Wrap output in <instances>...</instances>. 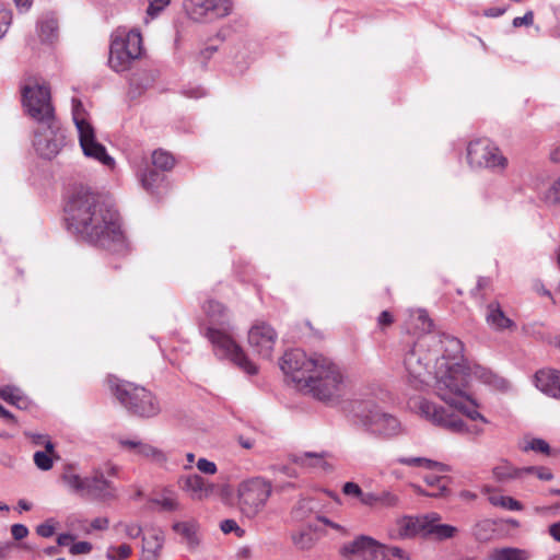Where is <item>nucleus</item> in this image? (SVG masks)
Listing matches in <instances>:
<instances>
[{
	"instance_id": "14",
	"label": "nucleus",
	"mask_w": 560,
	"mask_h": 560,
	"mask_svg": "<svg viewBox=\"0 0 560 560\" xmlns=\"http://www.w3.org/2000/svg\"><path fill=\"white\" fill-rule=\"evenodd\" d=\"M187 18L199 24H213L230 16L234 10L233 0H185Z\"/></svg>"
},
{
	"instance_id": "33",
	"label": "nucleus",
	"mask_w": 560,
	"mask_h": 560,
	"mask_svg": "<svg viewBox=\"0 0 560 560\" xmlns=\"http://www.w3.org/2000/svg\"><path fill=\"white\" fill-rule=\"evenodd\" d=\"M173 529L175 533L182 536L183 540L188 545L189 548H194L198 545L195 523L177 522L173 525Z\"/></svg>"
},
{
	"instance_id": "44",
	"label": "nucleus",
	"mask_w": 560,
	"mask_h": 560,
	"mask_svg": "<svg viewBox=\"0 0 560 560\" xmlns=\"http://www.w3.org/2000/svg\"><path fill=\"white\" fill-rule=\"evenodd\" d=\"M491 532H493L492 524L488 520L477 523L474 528V535L478 540H487Z\"/></svg>"
},
{
	"instance_id": "56",
	"label": "nucleus",
	"mask_w": 560,
	"mask_h": 560,
	"mask_svg": "<svg viewBox=\"0 0 560 560\" xmlns=\"http://www.w3.org/2000/svg\"><path fill=\"white\" fill-rule=\"evenodd\" d=\"M534 23V13L533 11H527L523 16H516L513 20V26H529Z\"/></svg>"
},
{
	"instance_id": "55",
	"label": "nucleus",
	"mask_w": 560,
	"mask_h": 560,
	"mask_svg": "<svg viewBox=\"0 0 560 560\" xmlns=\"http://www.w3.org/2000/svg\"><path fill=\"white\" fill-rule=\"evenodd\" d=\"M360 502L370 508H378L377 491L362 492Z\"/></svg>"
},
{
	"instance_id": "50",
	"label": "nucleus",
	"mask_w": 560,
	"mask_h": 560,
	"mask_svg": "<svg viewBox=\"0 0 560 560\" xmlns=\"http://www.w3.org/2000/svg\"><path fill=\"white\" fill-rule=\"evenodd\" d=\"M162 510L173 512L179 509V503L174 497H162L155 501Z\"/></svg>"
},
{
	"instance_id": "52",
	"label": "nucleus",
	"mask_w": 560,
	"mask_h": 560,
	"mask_svg": "<svg viewBox=\"0 0 560 560\" xmlns=\"http://www.w3.org/2000/svg\"><path fill=\"white\" fill-rule=\"evenodd\" d=\"M342 492L346 495L354 497L360 500L363 491L358 483L353 481H348L342 486Z\"/></svg>"
},
{
	"instance_id": "35",
	"label": "nucleus",
	"mask_w": 560,
	"mask_h": 560,
	"mask_svg": "<svg viewBox=\"0 0 560 560\" xmlns=\"http://www.w3.org/2000/svg\"><path fill=\"white\" fill-rule=\"evenodd\" d=\"M378 508L382 509H398L401 505L399 494L392 488H386L377 491Z\"/></svg>"
},
{
	"instance_id": "51",
	"label": "nucleus",
	"mask_w": 560,
	"mask_h": 560,
	"mask_svg": "<svg viewBox=\"0 0 560 560\" xmlns=\"http://www.w3.org/2000/svg\"><path fill=\"white\" fill-rule=\"evenodd\" d=\"M197 468L199 471L206 475H214L218 470L215 463L203 457L198 459Z\"/></svg>"
},
{
	"instance_id": "12",
	"label": "nucleus",
	"mask_w": 560,
	"mask_h": 560,
	"mask_svg": "<svg viewBox=\"0 0 560 560\" xmlns=\"http://www.w3.org/2000/svg\"><path fill=\"white\" fill-rule=\"evenodd\" d=\"M272 493V482L261 476L246 478L236 487L237 506L248 518L257 516Z\"/></svg>"
},
{
	"instance_id": "41",
	"label": "nucleus",
	"mask_w": 560,
	"mask_h": 560,
	"mask_svg": "<svg viewBox=\"0 0 560 560\" xmlns=\"http://www.w3.org/2000/svg\"><path fill=\"white\" fill-rule=\"evenodd\" d=\"M544 199L547 203H560V176L545 191Z\"/></svg>"
},
{
	"instance_id": "11",
	"label": "nucleus",
	"mask_w": 560,
	"mask_h": 560,
	"mask_svg": "<svg viewBox=\"0 0 560 560\" xmlns=\"http://www.w3.org/2000/svg\"><path fill=\"white\" fill-rule=\"evenodd\" d=\"M340 553L342 560H392L397 558L408 560L406 550L396 546H385L374 538L365 535L358 536L352 541L345 544Z\"/></svg>"
},
{
	"instance_id": "39",
	"label": "nucleus",
	"mask_w": 560,
	"mask_h": 560,
	"mask_svg": "<svg viewBox=\"0 0 560 560\" xmlns=\"http://www.w3.org/2000/svg\"><path fill=\"white\" fill-rule=\"evenodd\" d=\"M413 319L416 320V328L421 330L422 334H429L434 332L432 330L433 323L431 318L429 317L427 311L424 310H418L412 315Z\"/></svg>"
},
{
	"instance_id": "40",
	"label": "nucleus",
	"mask_w": 560,
	"mask_h": 560,
	"mask_svg": "<svg viewBox=\"0 0 560 560\" xmlns=\"http://www.w3.org/2000/svg\"><path fill=\"white\" fill-rule=\"evenodd\" d=\"M131 555V547L129 545L122 544L117 547H110L107 551L108 560H124L127 559Z\"/></svg>"
},
{
	"instance_id": "17",
	"label": "nucleus",
	"mask_w": 560,
	"mask_h": 560,
	"mask_svg": "<svg viewBox=\"0 0 560 560\" xmlns=\"http://www.w3.org/2000/svg\"><path fill=\"white\" fill-rule=\"evenodd\" d=\"M276 341V330L265 322L254 324L248 331V342L261 358L271 357Z\"/></svg>"
},
{
	"instance_id": "49",
	"label": "nucleus",
	"mask_w": 560,
	"mask_h": 560,
	"mask_svg": "<svg viewBox=\"0 0 560 560\" xmlns=\"http://www.w3.org/2000/svg\"><path fill=\"white\" fill-rule=\"evenodd\" d=\"M144 550L152 552L154 556L162 548L163 540L158 535L152 537H143Z\"/></svg>"
},
{
	"instance_id": "4",
	"label": "nucleus",
	"mask_w": 560,
	"mask_h": 560,
	"mask_svg": "<svg viewBox=\"0 0 560 560\" xmlns=\"http://www.w3.org/2000/svg\"><path fill=\"white\" fill-rule=\"evenodd\" d=\"M280 369L298 390L310 394L319 401H332L343 395V373L323 354L314 353L308 357L301 349H291L282 355Z\"/></svg>"
},
{
	"instance_id": "21",
	"label": "nucleus",
	"mask_w": 560,
	"mask_h": 560,
	"mask_svg": "<svg viewBox=\"0 0 560 560\" xmlns=\"http://www.w3.org/2000/svg\"><path fill=\"white\" fill-rule=\"evenodd\" d=\"M534 383L541 393L560 400V371L539 370L534 376Z\"/></svg>"
},
{
	"instance_id": "63",
	"label": "nucleus",
	"mask_w": 560,
	"mask_h": 560,
	"mask_svg": "<svg viewBox=\"0 0 560 560\" xmlns=\"http://www.w3.org/2000/svg\"><path fill=\"white\" fill-rule=\"evenodd\" d=\"M506 11L505 8H489L485 10V15L488 18H499Z\"/></svg>"
},
{
	"instance_id": "31",
	"label": "nucleus",
	"mask_w": 560,
	"mask_h": 560,
	"mask_svg": "<svg viewBox=\"0 0 560 560\" xmlns=\"http://www.w3.org/2000/svg\"><path fill=\"white\" fill-rule=\"evenodd\" d=\"M530 553L525 549L503 547L492 550L490 560H529Z\"/></svg>"
},
{
	"instance_id": "47",
	"label": "nucleus",
	"mask_w": 560,
	"mask_h": 560,
	"mask_svg": "<svg viewBox=\"0 0 560 560\" xmlns=\"http://www.w3.org/2000/svg\"><path fill=\"white\" fill-rule=\"evenodd\" d=\"M55 532L56 521L54 518H49L36 527L37 535L44 538L51 537L55 534Z\"/></svg>"
},
{
	"instance_id": "30",
	"label": "nucleus",
	"mask_w": 560,
	"mask_h": 560,
	"mask_svg": "<svg viewBox=\"0 0 560 560\" xmlns=\"http://www.w3.org/2000/svg\"><path fill=\"white\" fill-rule=\"evenodd\" d=\"M483 492L489 494L488 501L493 506H499L508 511H523L524 509V505L516 499L509 495L498 494L488 486L483 488Z\"/></svg>"
},
{
	"instance_id": "43",
	"label": "nucleus",
	"mask_w": 560,
	"mask_h": 560,
	"mask_svg": "<svg viewBox=\"0 0 560 560\" xmlns=\"http://www.w3.org/2000/svg\"><path fill=\"white\" fill-rule=\"evenodd\" d=\"M525 475H536L538 479L549 481L553 478V474L550 469L544 466H527L524 467Z\"/></svg>"
},
{
	"instance_id": "6",
	"label": "nucleus",
	"mask_w": 560,
	"mask_h": 560,
	"mask_svg": "<svg viewBox=\"0 0 560 560\" xmlns=\"http://www.w3.org/2000/svg\"><path fill=\"white\" fill-rule=\"evenodd\" d=\"M115 474L116 468L112 466L106 472L101 468H94L90 475L81 477L71 466H68L61 475V480L73 493L105 502L114 500L117 495L115 486L107 478Z\"/></svg>"
},
{
	"instance_id": "34",
	"label": "nucleus",
	"mask_w": 560,
	"mask_h": 560,
	"mask_svg": "<svg viewBox=\"0 0 560 560\" xmlns=\"http://www.w3.org/2000/svg\"><path fill=\"white\" fill-rule=\"evenodd\" d=\"M71 114H72V120L75 125L78 132L82 131L83 129L93 127L90 124V121L86 119V112L83 107L82 102L74 97L72 98Z\"/></svg>"
},
{
	"instance_id": "10",
	"label": "nucleus",
	"mask_w": 560,
	"mask_h": 560,
	"mask_svg": "<svg viewBox=\"0 0 560 560\" xmlns=\"http://www.w3.org/2000/svg\"><path fill=\"white\" fill-rule=\"evenodd\" d=\"M21 94L25 114L36 124L57 119L48 84L27 80L21 88Z\"/></svg>"
},
{
	"instance_id": "26",
	"label": "nucleus",
	"mask_w": 560,
	"mask_h": 560,
	"mask_svg": "<svg viewBox=\"0 0 560 560\" xmlns=\"http://www.w3.org/2000/svg\"><path fill=\"white\" fill-rule=\"evenodd\" d=\"M492 476L498 482H509L524 479V467L518 468L509 462H502L492 468Z\"/></svg>"
},
{
	"instance_id": "61",
	"label": "nucleus",
	"mask_w": 560,
	"mask_h": 560,
	"mask_svg": "<svg viewBox=\"0 0 560 560\" xmlns=\"http://www.w3.org/2000/svg\"><path fill=\"white\" fill-rule=\"evenodd\" d=\"M394 322L393 315L388 311H383L377 318V323L381 327L389 326Z\"/></svg>"
},
{
	"instance_id": "46",
	"label": "nucleus",
	"mask_w": 560,
	"mask_h": 560,
	"mask_svg": "<svg viewBox=\"0 0 560 560\" xmlns=\"http://www.w3.org/2000/svg\"><path fill=\"white\" fill-rule=\"evenodd\" d=\"M12 23V12L0 5V38H2Z\"/></svg>"
},
{
	"instance_id": "37",
	"label": "nucleus",
	"mask_w": 560,
	"mask_h": 560,
	"mask_svg": "<svg viewBox=\"0 0 560 560\" xmlns=\"http://www.w3.org/2000/svg\"><path fill=\"white\" fill-rule=\"evenodd\" d=\"M326 453L305 452L295 457V463L308 467H324Z\"/></svg>"
},
{
	"instance_id": "9",
	"label": "nucleus",
	"mask_w": 560,
	"mask_h": 560,
	"mask_svg": "<svg viewBox=\"0 0 560 560\" xmlns=\"http://www.w3.org/2000/svg\"><path fill=\"white\" fill-rule=\"evenodd\" d=\"M142 36L139 31L117 30L112 35L109 46V67L117 73L128 71L133 61L142 56Z\"/></svg>"
},
{
	"instance_id": "59",
	"label": "nucleus",
	"mask_w": 560,
	"mask_h": 560,
	"mask_svg": "<svg viewBox=\"0 0 560 560\" xmlns=\"http://www.w3.org/2000/svg\"><path fill=\"white\" fill-rule=\"evenodd\" d=\"M220 528L224 534L240 532L238 536H241L243 533V530L240 528V526L234 520H224L223 522H221Z\"/></svg>"
},
{
	"instance_id": "53",
	"label": "nucleus",
	"mask_w": 560,
	"mask_h": 560,
	"mask_svg": "<svg viewBox=\"0 0 560 560\" xmlns=\"http://www.w3.org/2000/svg\"><path fill=\"white\" fill-rule=\"evenodd\" d=\"M119 526L124 527L126 536L132 539L138 538L142 533L141 526L137 523H119Z\"/></svg>"
},
{
	"instance_id": "64",
	"label": "nucleus",
	"mask_w": 560,
	"mask_h": 560,
	"mask_svg": "<svg viewBox=\"0 0 560 560\" xmlns=\"http://www.w3.org/2000/svg\"><path fill=\"white\" fill-rule=\"evenodd\" d=\"M237 442L238 444L243 447V448H246V450H250L254 444H255V441L250 438H245L243 435H240L237 438Z\"/></svg>"
},
{
	"instance_id": "19",
	"label": "nucleus",
	"mask_w": 560,
	"mask_h": 560,
	"mask_svg": "<svg viewBox=\"0 0 560 560\" xmlns=\"http://www.w3.org/2000/svg\"><path fill=\"white\" fill-rule=\"evenodd\" d=\"M178 487L194 501L208 499L214 490V485L197 474L183 475L178 478Z\"/></svg>"
},
{
	"instance_id": "62",
	"label": "nucleus",
	"mask_w": 560,
	"mask_h": 560,
	"mask_svg": "<svg viewBox=\"0 0 560 560\" xmlns=\"http://www.w3.org/2000/svg\"><path fill=\"white\" fill-rule=\"evenodd\" d=\"M548 532L556 541L560 542V522L551 524Z\"/></svg>"
},
{
	"instance_id": "36",
	"label": "nucleus",
	"mask_w": 560,
	"mask_h": 560,
	"mask_svg": "<svg viewBox=\"0 0 560 560\" xmlns=\"http://www.w3.org/2000/svg\"><path fill=\"white\" fill-rule=\"evenodd\" d=\"M175 160L173 155L162 149L155 150L152 153V165L161 172H166L173 168Z\"/></svg>"
},
{
	"instance_id": "24",
	"label": "nucleus",
	"mask_w": 560,
	"mask_h": 560,
	"mask_svg": "<svg viewBox=\"0 0 560 560\" xmlns=\"http://www.w3.org/2000/svg\"><path fill=\"white\" fill-rule=\"evenodd\" d=\"M394 462L409 467H419L428 470H435L439 472L451 471V467L447 464L433 460L427 457L400 456L397 457Z\"/></svg>"
},
{
	"instance_id": "60",
	"label": "nucleus",
	"mask_w": 560,
	"mask_h": 560,
	"mask_svg": "<svg viewBox=\"0 0 560 560\" xmlns=\"http://www.w3.org/2000/svg\"><path fill=\"white\" fill-rule=\"evenodd\" d=\"M109 525V521L107 517H96L92 521L91 527L95 530H104L107 529Z\"/></svg>"
},
{
	"instance_id": "38",
	"label": "nucleus",
	"mask_w": 560,
	"mask_h": 560,
	"mask_svg": "<svg viewBox=\"0 0 560 560\" xmlns=\"http://www.w3.org/2000/svg\"><path fill=\"white\" fill-rule=\"evenodd\" d=\"M480 377L486 384H489L493 388L502 392H505L511 387V384L506 378L493 373L492 371L482 370Z\"/></svg>"
},
{
	"instance_id": "13",
	"label": "nucleus",
	"mask_w": 560,
	"mask_h": 560,
	"mask_svg": "<svg viewBox=\"0 0 560 560\" xmlns=\"http://www.w3.org/2000/svg\"><path fill=\"white\" fill-rule=\"evenodd\" d=\"M467 162L472 168H487L498 174H501L509 163L499 147L488 138H478L468 143Z\"/></svg>"
},
{
	"instance_id": "2",
	"label": "nucleus",
	"mask_w": 560,
	"mask_h": 560,
	"mask_svg": "<svg viewBox=\"0 0 560 560\" xmlns=\"http://www.w3.org/2000/svg\"><path fill=\"white\" fill-rule=\"evenodd\" d=\"M470 376L469 365L454 363L453 368L438 372L435 395L448 405V409L428 399H420L418 410L433 424L453 433L479 435L483 429L477 424L468 425L454 411L457 410L472 421L487 419L477 410V404L466 393Z\"/></svg>"
},
{
	"instance_id": "42",
	"label": "nucleus",
	"mask_w": 560,
	"mask_h": 560,
	"mask_svg": "<svg viewBox=\"0 0 560 560\" xmlns=\"http://www.w3.org/2000/svg\"><path fill=\"white\" fill-rule=\"evenodd\" d=\"M34 463L36 467L40 470L47 471L52 468L54 460L49 454L43 451H37L34 453Z\"/></svg>"
},
{
	"instance_id": "8",
	"label": "nucleus",
	"mask_w": 560,
	"mask_h": 560,
	"mask_svg": "<svg viewBox=\"0 0 560 560\" xmlns=\"http://www.w3.org/2000/svg\"><path fill=\"white\" fill-rule=\"evenodd\" d=\"M108 384L113 394L129 412L147 418L159 413V402L152 393L144 387L121 381L115 376L108 377Z\"/></svg>"
},
{
	"instance_id": "58",
	"label": "nucleus",
	"mask_w": 560,
	"mask_h": 560,
	"mask_svg": "<svg viewBox=\"0 0 560 560\" xmlns=\"http://www.w3.org/2000/svg\"><path fill=\"white\" fill-rule=\"evenodd\" d=\"M11 534L15 540H22L28 535V528L23 524H14L11 526Z\"/></svg>"
},
{
	"instance_id": "16",
	"label": "nucleus",
	"mask_w": 560,
	"mask_h": 560,
	"mask_svg": "<svg viewBox=\"0 0 560 560\" xmlns=\"http://www.w3.org/2000/svg\"><path fill=\"white\" fill-rule=\"evenodd\" d=\"M441 515L431 512L416 518H409L407 529L412 534H419L424 538H431L438 541L451 539L457 533L453 525L440 523Z\"/></svg>"
},
{
	"instance_id": "15",
	"label": "nucleus",
	"mask_w": 560,
	"mask_h": 560,
	"mask_svg": "<svg viewBox=\"0 0 560 560\" xmlns=\"http://www.w3.org/2000/svg\"><path fill=\"white\" fill-rule=\"evenodd\" d=\"M65 144V129L58 119L36 124L33 147L40 158L51 160L60 152Z\"/></svg>"
},
{
	"instance_id": "7",
	"label": "nucleus",
	"mask_w": 560,
	"mask_h": 560,
	"mask_svg": "<svg viewBox=\"0 0 560 560\" xmlns=\"http://www.w3.org/2000/svg\"><path fill=\"white\" fill-rule=\"evenodd\" d=\"M203 335L210 342L213 354L219 360L230 361L248 375L257 373V366L247 358L237 343L231 323L219 327L207 326Z\"/></svg>"
},
{
	"instance_id": "57",
	"label": "nucleus",
	"mask_w": 560,
	"mask_h": 560,
	"mask_svg": "<svg viewBox=\"0 0 560 560\" xmlns=\"http://www.w3.org/2000/svg\"><path fill=\"white\" fill-rule=\"evenodd\" d=\"M91 550H92V545L89 541L74 542L70 547V552L72 555L89 553Z\"/></svg>"
},
{
	"instance_id": "23",
	"label": "nucleus",
	"mask_w": 560,
	"mask_h": 560,
	"mask_svg": "<svg viewBox=\"0 0 560 560\" xmlns=\"http://www.w3.org/2000/svg\"><path fill=\"white\" fill-rule=\"evenodd\" d=\"M486 320L492 329L498 331L515 326L514 322L505 315L499 302H491L487 305Z\"/></svg>"
},
{
	"instance_id": "22",
	"label": "nucleus",
	"mask_w": 560,
	"mask_h": 560,
	"mask_svg": "<svg viewBox=\"0 0 560 560\" xmlns=\"http://www.w3.org/2000/svg\"><path fill=\"white\" fill-rule=\"evenodd\" d=\"M202 311L206 315V320L201 326L202 331L207 326H223L230 323L229 311L225 306L212 299H208L202 304Z\"/></svg>"
},
{
	"instance_id": "45",
	"label": "nucleus",
	"mask_w": 560,
	"mask_h": 560,
	"mask_svg": "<svg viewBox=\"0 0 560 560\" xmlns=\"http://www.w3.org/2000/svg\"><path fill=\"white\" fill-rule=\"evenodd\" d=\"M148 2L147 15L154 19L170 4L171 0H148Z\"/></svg>"
},
{
	"instance_id": "27",
	"label": "nucleus",
	"mask_w": 560,
	"mask_h": 560,
	"mask_svg": "<svg viewBox=\"0 0 560 560\" xmlns=\"http://www.w3.org/2000/svg\"><path fill=\"white\" fill-rule=\"evenodd\" d=\"M425 483L431 488V490H425L421 488L420 486L412 485V488L415 491L424 497H431V498H441L448 493V488L446 483L444 482V477L440 476H427L424 478Z\"/></svg>"
},
{
	"instance_id": "29",
	"label": "nucleus",
	"mask_w": 560,
	"mask_h": 560,
	"mask_svg": "<svg viewBox=\"0 0 560 560\" xmlns=\"http://www.w3.org/2000/svg\"><path fill=\"white\" fill-rule=\"evenodd\" d=\"M0 398L22 410L27 409L31 405L30 399L24 393L19 387L12 385L0 387Z\"/></svg>"
},
{
	"instance_id": "1",
	"label": "nucleus",
	"mask_w": 560,
	"mask_h": 560,
	"mask_svg": "<svg viewBox=\"0 0 560 560\" xmlns=\"http://www.w3.org/2000/svg\"><path fill=\"white\" fill-rule=\"evenodd\" d=\"M63 212L70 233L113 254L124 255L128 252L119 213L112 202L100 195L85 187L77 188L67 197Z\"/></svg>"
},
{
	"instance_id": "32",
	"label": "nucleus",
	"mask_w": 560,
	"mask_h": 560,
	"mask_svg": "<svg viewBox=\"0 0 560 560\" xmlns=\"http://www.w3.org/2000/svg\"><path fill=\"white\" fill-rule=\"evenodd\" d=\"M152 77L143 71L133 73L129 79V94L132 98L140 96L151 84Z\"/></svg>"
},
{
	"instance_id": "28",
	"label": "nucleus",
	"mask_w": 560,
	"mask_h": 560,
	"mask_svg": "<svg viewBox=\"0 0 560 560\" xmlns=\"http://www.w3.org/2000/svg\"><path fill=\"white\" fill-rule=\"evenodd\" d=\"M137 174L142 187L150 192H153L154 188H158L165 177L163 172L148 164L143 168H139Z\"/></svg>"
},
{
	"instance_id": "5",
	"label": "nucleus",
	"mask_w": 560,
	"mask_h": 560,
	"mask_svg": "<svg viewBox=\"0 0 560 560\" xmlns=\"http://www.w3.org/2000/svg\"><path fill=\"white\" fill-rule=\"evenodd\" d=\"M350 413L357 425L376 438L387 440L402 432L399 419L384 411L373 398L353 399Z\"/></svg>"
},
{
	"instance_id": "20",
	"label": "nucleus",
	"mask_w": 560,
	"mask_h": 560,
	"mask_svg": "<svg viewBox=\"0 0 560 560\" xmlns=\"http://www.w3.org/2000/svg\"><path fill=\"white\" fill-rule=\"evenodd\" d=\"M120 445L129 451H133L135 454L140 455L144 458L150 459L152 463L160 467L167 468L166 463L168 456L162 450L141 441L132 439H122L119 441Z\"/></svg>"
},
{
	"instance_id": "3",
	"label": "nucleus",
	"mask_w": 560,
	"mask_h": 560,
	"mask_svg": "<svg viewBox=\"0 0 560 560\" xmlns=\"http://www.w3.org/2000/svg\"><path fill=\"white\" fill-rule=\"evenodd\" d=\"M466 364L464 345L446 332L421 334L404 353L407 382L416 389L429 386L431 378L438 384V372L453 368L454 363Z\"/></svg>"
},
{
	"instance_id": "18",
	"label": "nucleus",
	"mask_w": 560,
	"mask_h": 560,
	"mask_svg": "<svg viewBox=\"0 0 560 560\" xmlns=\"http://www.w3.org/2000/svg\"><path fill=\"white\" fill-rule=\"evenodd\" d=\"M79 143L86 158L94 159L104 166L113 168L115 160L107 153L106 148L96 140L94 127L78 132Z\"/></svg>"
},
{
	"instance_id": "25",
	"label": "nucleus",
	"mask_w": 560,
	"mask_h": 560,
	"mask_svg": "<svg viewBox=\"0 0 560 560\" xmlns=\"http://www.w3.org/2000/svg\"><path fill=\"white\" fill-rule=\"evenodd\" d=\"M38 36L43 43H51L57 37L58 22L52 13L43 14L36 24Z\"/></svg>"
},
{
	"instance_id": "54",
	"label": "nucleus",
	"mask_w": 560,
	"mask_h": 560,
	"mask_svg": "<svg viewBox=\"0 0 560 560\" xmlns=\"http://www.w3.org/2000/svg\"><path fill=\"white\" fill-rule=\"evenodd\" d=\"M218 50L217 46H208L205 49L200 50L197 55L196 60L201 65V67H206L208 60L213 56V54Z\"/></svg>"
},
{
	"instance_id": "48",
	"label": "nucleus",
	"mask_w": 560,
	"mask_h": 560,
	"mask_svg": "<svg viewBox=\"0 0 560 560\" xmlns=\"http://www.w3.org/2000/svg\"><path fill=\"white\" fill-rule=\"evenodd\" d=\"M524 450H532L546 455H549L550 453L549 444L542 439H533L530 442L527 443Z\"/></svg>"
}]
</instances>
